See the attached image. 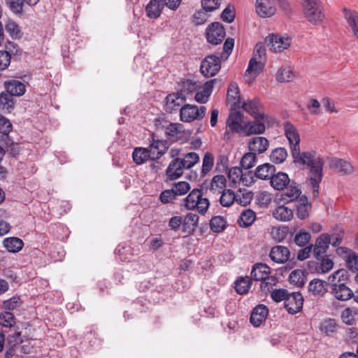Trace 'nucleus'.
I'll return each mask as SVG.
<instances>
[{"mask_svg":"<svg viewBox=\"0 0 358 358\" xmlns=\"http://www.w3.org/2000/svg\"><path fill=\"white\" fill-rule=\"evenodd\" d=\"M285 136L289 141L294 163L309 168L308 179L313 190V198L319 196L320 183L323 176L324 161L315 151L300 152V136L293 124L287 121L283 124Z\"/></svg>","mask_w":358,"mask_h":358,"instance_id":"f257e3e1","label":"nucleus"},{"mask_svg":"<svg viewBox=\"0 0 358 358\" xmlns=\"http://www.w3.org/2000/svg\"><path fill=\"white\" fill-rule=\"evenodd\" d=\"M346 274L345 270H338L329 276V279L332 278L331 282L338 279V282H334L331 285V294L336 299L343 301L350 299L354 295L351 289L341 282Z\"/></svg>","mask_w":358,"mask_h":358,"instance_id":"f03ea898","label":"nucleus"},{"mask_svg":"<svg viewBox=\"0 0 358 358\" xmlns=\"http://www.w3.org/2000/svg\"><path fill=\"white\" fill-rule=\"evenodd\" d=\"M303 13L309 22L317 24L321 22L324 13L320 0H301Z\"/></svg>","mask_w":358,"mask_h":358,"instance_id":"7ed1b4c3","label":"nucleus"},{"mask_svg":"<svg viewBox=\"0 0 358 358\" xmlns=\"http://www.w3.org/2000/svg\"><path fill=\"white\" fill-rule=\"evenodd\" d=\"M185 207L188 210H196L200 214L204 215L210 206L209 200L203 197L201 189H194L184 199Z\"/></svg>","mask_w":358,"mask_h":358,"instance_id":"20e7f679","label":"nucleus"},{"mask_svg":"<svg viewBox=\"0 0 358 358\" xmlns=\"http://www.w3.org/2000/svg\"><path fill=\"white\" fill-rule=\"evenodd\" d=\"M282 3L284 9L288 3L284 0H256V13L261 17H270L276 12V6Z\"/></svg>","mask_w":358,"mask_h":358,"instance_id":"39448f33","label":"nucleus"},{"mask_svg":"<svg viewBox=\"0 0 358 358\" xmlns=\"http://www.w3.org/2000/svg\"><path fill=\"white\" fill-rule=\"evenodd\" d=\"M206 107L198 108L196 105L185 104L180 109V120L191 122L195 120H201L206 114Z\"/></svg>","mask_w":358,"mask_h":358,"instance_id":"423d86ee","label":"nucleus"},{"mask_svg":"<svg viewBox=\"0 0 358 358\" xmlns=\"http://www.w3.org/2000/svg\"><path fill=\"white\" fill-rule=\"evenodd\" d=\"M226 36L224 26L217 22L210 23L206 29L207 41L213 45L221 43Z\"/></svg>","mask_w":358,"mask_h":358,"instance_id":"0eeeda50","label":"nucleus"},{"mask_svg":"<svg viewBox=\"0 0 358 358\" xmlns=\"http://www.w3.org/2000/svg\"><path fill=\"white\" fill-rule=\"evenodd\" d=\"M221 68V62L218 56L210 55L206 56L201 62L200 71L206 77L215 76Z\"/></svg>","mask_w":358,"mask_h":358,"instance_id":"6e6552de","label":"nucleus"},{"mask_svg":"<svg viewBox=\"0 0 358 358\" xmlns=\"http://www.w3.org/2000/svg\"><path fill=\"white\" fill-rule=\"evenodd\" d=\"M269 48L273 52H282L288 48L291 44V38L287 36H282L271 34L265 38Z\"/></svg>","mask_w":358,"mask_h":358,"instance_id":"1a4fd4ad","label":"nucleus"},{"mask_svg":"<svg viewBox=\"0 0 358 358\" xmlns=\"http://www.w3.org/2000/svg\"><path fill=\"white\" fill-rule=\"evenodd\" d=\"M303 298L300 292H289L284 302L285 308L289 313H299L303 307Z\"/></svg>","mask_w":358,"mask_h":358,"instance_id":"9d476101","label":"nucleus"},{"mask_svg":"<svg viewBox=\"0 0 358 358\" xmlns=\"http://www.w3.org/2000/svg\"><path fill=\"white\" fill-rule=\"evenodd\" d=\"M168 143L165 140L155 139V135L152 134L150 148L152 154V160L160 158L168 150Z\"/></svg>","mask_w":358,"mask_h":358,"instance_id":"9b49d317","label":"nucleus"},{"mask_svg":"<svg viewBox=\"0 0 358 358\" xmlns=\"http://www.w3.org/2000/svg\"><path fill=\"white\" fill-rule=\"evenodd\" d=\"M227 127L232 132L243 133V114L239 111L231 113L227 120Z\"/></svg>","mask_w":358,"mask_h":358,"instance_id":"f8f14e48","label":"nucleus"},{"mask_svg":"<svg viewBox=\"0 0 358 358\" xmlns=\"http://www.w3.org/2000/svg\"><path fill=\"white\" fill-rule=\"evenodd\" d=\"M185 97L182 96L179 92L169 94L166 97L165 110L169 113H173L185 102Z\"/></svg>","mask_w":358,"mask_h":358,"instance_id":"ddd939ff","label":"nucleus"},{"mask_svg":"<svg viewBox=\"0 0 358 358\" xmlns=\"http://www.w3.org/2000/svg\"><path fill=\"white\" fill-rule=\"evenodd\" d=\"M6 91L13 96H21L26 92L25 85L17 80L12 79L6 80L3 83Z\"/></svg>","mask_w":358,"mask_h":358,"instance_id":"4468645a","label":"nucleus"},{"mask_svg":"<svg viewBox=\"0 0 358 358\" xmlns=\"http://www.w3.org/2000/svg\"><path fill=\"white\" fill-rule=\"evenodd\" d=\"M241 108H243L255 118H267V116H266L261 110L262 105L258 99L249 100L248 102H242L241 103Z\"/></svg>","mask_w":358,"mask_h":358,"instance_id":"2eb2a0df","label":"nucleus"},{"mask_svg":"<svg viewBox=\"0 0 358 358\" xmlns=\"http://www.w3.org/2000/svg\"><path fill=\"white\" fill-rule=\"evenodd\" d=\"M268 310L263 304L257 306L251 313L250 322L255 327H259L262 322L265 321L268 315Z\"/></svg>","mask_w":358,"mask_h":358,"instance_id":"dca6fc26","label":"nucleus"},{"mask_svg":"<svg viewBox=\"0 0 358 358\" xmlns=\"http://www.w3.org/2000/svg\"><path fill=\"white\" fill-rule=\"evenodd\" d=\"M331 243V237L328 234H321L316 240L315 245H313L314 256L319 259L322 255L326 252L329 245Z\"/></svg>","mask_w":358,"mask_h":358,"instance_id":"f3484780","label":"nucleus"},{"mask_svg":"<svg viewBox=\"0 0 358 358\" xmlns=\"http://www.w3.org/2000/svg\"><path fill=\"white\" fill-rule=\"evenodd\" d=\"M264 120L261 119V117H257L252 122L245 123L243 133L246 136L264 133L266 129L264 123Z\"/></svg>","mask_w":358,"mask_h":358,"instance_id":"a211bd4d","label":"nucleus"},{"mask_svg":"<svg viewBox=\"0 0 358 358\" xmlns=\"http://www.w3.org/2000/svg\"><path fill=\"white\" fill-rule=\"evenodd\" d=\"M289 255V250L287 247L276 245L272 248L269 255L273 262L282 264L288 260Z\"/></svg>","mask_w":358,"mask_h":358,"instance_id":"6ab92c4d","label":"nucleus"},{"mask_svg":"<svg viewBox=\"0 0 358 358\" xmlns=\"http://www.w3.org/2000/svg\"><path fill=\"white\" fill-rule=\"evenodd\" d=\"M330 168L336 170L342 175H348L354 171V168L350 162L342 159L334 158L329 162Z\"/></svg>","mask_w":358,"mask_h":358,"instance_id":"aec40b11","label":"nucleus"},{"mask_svg":"<svg viewBox=\"0 0 358 358\" xmlns=\"http://www.w3.org/2000/svg\"><path fill=\"white\" fill-rule=\"evenodd\" d=\"M217 82V79L210 80L204 83L201 90L195 94V100L201 103H206L212 93L214 84Z\"/></svg>","mask_w":358,"mask_h":358,"instance_id":"412c9836","label":"nucleus"},{"mask_svg":"<svg viewBox=\"0 0 358 358\" xmlns=\"http://www.w3.org/2000/svg\"><path fill=\"white\" fill-rule=\"evenodd\" d=\"M301 192L299 185L294 181H292L286 187L285 191L282 195V200L286 203H290L297 201L301 196Z\"/></svg>","mask_w":358,"mask_h":358,"instance_id":"4be33fe9","label":"nucleus"},{"mask_svg":"<svg viewBox=\"0 0 358 358\" xmlns=\"http://www.w3.org/2000/svg\"><path fill=\"white\" fill-rule=\"evenodd\" d=\"M268 147V141L262 136H256L251 138L248 143L250 151L255 154H262L264 152Z\"/></svg>","mask_w":358,"mask_h":358,"instance_id":"5701e85b","label":"nucleus"},{"mask_svg":"<svg viewBox=\"0 0 358 358\" xmlns=\"http://www.w3.org/2000/svg\"><path fill=\"white\" fill-rule=\"evenodd\" d=\"M327 283L322 280L315 278L308 285V292L316 297L323 296L327 291Z\"/></svg>","mask_w":358,"mask_h":358,"instance_id":"b1692460","label":"nucleus"},{"mask_svg":"<svg viewBox=\"0 0 358 358\" xmlns=\"http://www.w3.org/2000/svg\"><path fill=\"white\" fill-rule=\"evenodd\" d=\"M184 169H186L183 167L180 158H176L169 164L166 171V176L170 180L177 179L182 175Z\"/></svg>","mask_w":358,"mask_h":358,"instance_id":"393cba45","label":"nucleus"},{"mask_svg":"<svg viewBox=\"0 0 358 358\" xmlns=\"http://www.w3.org/2000/svg\"><path fill=\"white\" fill-rule=\"evenodd\" d=\"M291 182L288 175L284 172L273 173L270 179L271 185L277 190L284 189Z\"/></svg>","mask_w":358,"mask_h":358,"instance_id":"a878e982","label":"nucleus"},{"mask_svg":"<svg viewBox=\"0 0 358 358\" xmlns=\"http://www.w3.org/2000/svg\"><path fill=\"white\" fill-rule=\"evenodd\" d=\"M339 324L333 318H327L322 321L320 325V331L326 336H334L338 331Z\"/></svg>","mask_w":358,"mask_h":358,"instance_id":"bb28decb","label":"nucleus"},{"mask_svg":"<svg viewBox=\"0 0 358 358\" xmlns=\"http://www.w3.org/2000/svg\"><path fill=\"white\" fill-rule=\"evenodd\" d=\"M165 5V0H150L145 8L148 17L156 19L159 17Z\"/></svg>","mask_w":358,"mask_h":358,"instance_id":"cd10ccee","label":"nucleus"},{"mask_svg":"<svg viewBox=\"0 0 358 358\" xmlns=\"http://www.w3.org/2000/svg\"><path fill=\"white\" fill-rule=\"evenodd\" d=\"M296 215L301 220H304L309 216L311 204L306 196H301L296 203Z\"/></svg>","mask_w":358,"mask_h":358,"instance_id":"c85d7f7f","label":"nucleus"},{"mask_svg":"<svg viewBox=\"0 0 358 358\" xmlns=\"http://www.w3.org/2000/svg\"><path fill=\"white\" fill-rule=\"evenodd\" d=\"M271 272V268L266 264L263 263L255 264L251 271V278L256 281H259L268 277Z\"/></svg>","mask_w":358,"mask_h":358,"instance_id":"c756f323","label":"nucleus"},{"mask_svg":"<svg viewBox=\"0 0 358 358\" xmlns=\"http://www.w3.org/2000/svg\"><path fill=\"white\" fill-rule=\"evenodd\" d=\"M227 101L231 103L235 108H241V103L242 102L239 96V89L237 83H231L229 85L227 90Z\"/></svg>","mask_w":358,"mask_h":358,"instance_id":"7c9ffc66","label":"nucleus"},{"mask_svg":"<svg viewBox=\"0 0 358 358\" xmlns=\"http://www.w3.org/2000/svg\"><path fill=\"white\" fill-rule=\"evenodd\" d=\"M275 171V168L273 165L269 163H265L257 167L255 176L261 180H268L271 179Z\"/></svg>","mask_w":358,"mask_h":358,"instance_id":"2f4dec72","label":"nucleus"},{"mask_svg":"<svg viewBox=\"0 0 358 358\" xmlns=\"http://www.w3.org/2000/svg\"><path fill=\"white\" fill-rule=\"evenodd\" d=\"M345 18L351 28L355 36L358 39V13L356 11L343 9Z\"/></svg>","mask_w":358,"mask_h":358,"instance_id":"473e14b6","label":"nucleus"},{"mask_svg":"<svg viewBox=\"0 0 358 358\" xmlns=\"http://www.w3.org/2000/svg\"><path fill=\"white\" fill-rule=\"evenodd\" d=\"M272 215L274 218L279 221L287 222L293 217V211L288 207L279 206L275 208Z\"/></svg>","mask_w":358,"mask_h":358,"instance_id":"72a5a7b5","label":"nucleus"},{"mask_svg":"<svg viewBox=\"0 0 358 358\" xmlns=\"http://www.w3.org/2000/svg\"><path fill=\"white\" fill-rule=\"evenodd\" d=\"M151 151L148 148H136L133 152L132 157L136 164H142L149 159H152Z\"/></svg>","mask_w":358,"mask_h":358,"instance_id":"f704fd0d","label":"nucleus"},{"mask_svg":"<svg viewBox=\"0 0 358 358\" xmlns=\"http://www.w3.org/2000/svg\"><path fill=\"white\" fill-rule=\"evenodd\" d=\"M3 244L8 252L13 253L20 251L24 246L22 239L17 237L6 238L3 240Z\"/></svg>","mask_w":358,"mask_h":358,"instance_id":"c9c22d12","label":"nucleus"},{"mask_svg":"<svg viewBox=\"0 0 358 358\" xmlns=\"http://www.w3.org/2000/svg\"><path fill=\"white\" fill-rule=\"evenodd\" d=\"M10 132H4L0 136V142L6 146L7 150L12 156H15L19 153L18 145L13 141L9 136Z\"/></svg>","mask_w":358,"mask_h":358,"instance_id":"e433bc0d","label":"nucleus"},{"mask_svg":"<svg viewBox=\"0 0 358 358\" xmlns=\"http://www.w3.org/2000/svg\"><path fill=\"white\" fill-rule=\"evenodd\" d=\"M255 219V213L251 209H246L241 213L238 222L242 227H248L253 224Z\"/></svg>","mask_w":358,"mask_h":358,"instance_id":"4c0bfd02","label":"nucleus"},{"mask_svg":"<svg viewBox=\"0 0 358 358\" xmlns=\"http://www.w3.org/2000/svg\"><path fill=\"white\" fill-rule=\"evenodd\" d=\"M15 108L13 96L6 91L0 93V109L10 113Z\"/></svg>","mask_w":358,"mask_h":358,"instance_id":"58836bf2","label":"nucleus"},{"mask_svg":"<svg viewBox=\"0 0 358 358\" xmlns=\"http://www.w3.org/2000/svg\"><path fill=\"white\" fill-rule=\"evenodd\" d=\"M289 280L291 284L303 287L306 281V272L302 269H296L289 274Z\"/></svg>","mask_w":358,"mask_h":358,"instance_id":"ea45409f","label":"nucleus"},{"mask_svg":"<svg viewBox=\"0 0 358 358\" xmlns=\"http://www.w3.org/2000/svg\"><path fill=\"white\" fill-rule=\"evenodd\" d=\"M227 180L222 175L215 176L210 182V190L213 193H220L225 190Z\"/></svg>","mask_w":358,"mask_h":358,"instance_id":"a19ab883","label":"nucleus"},{"mask_svg":"<svg viewBox=\"0 0 358 358\" xmlns=\"http://www.w3.org/2000/svg\"><path fill=\"white\" fill-rule=\"evenodd\" d=\"M5 29L13 39H20L22 36V31L20 26L11 20L7 21Z\"/></svg>","mask_w":358,"mask_h":358,"instance_id":"79ce46f5","label":"nucleus"},{"mask_svg":"<svg viewBox=\"0 0 358 358\" xmlns=\"http://www.w3.org/2000/svg\"><path fill=\"white\" fill-rule=\"evenodd\" d=\"M287 157V152L284 148H276L272 150L270 159L276 164H282Z\"/></svg>","mask_w":358,"mask_h":358,"instance_id":"37998d69","label":"nucleus"},{"mask_svg":"<svg viewBox=\"0 0 358 358\" xmlns=\"http://www.w3.org/2000/svg\"><path fill=\"white\" fill-rule=\"evenodd\" d=\"M253 198V194L251 192L239 189L236 193L235 201L242 206L249 205Z\"/></svg>","mask_w":358,"mask_h":358,"instance_id":"c03bdc74","label":"nucleus"},{"mask_svg":"<svg viewBox=\"0 0 358 358\" xmlns=\"http://www.w3.org/2000/svg\"><path fill=\"white\" fill-rule=\"evenodd\" d=\"M214 166V156L211 152L205 153L203 162L201 175L202 177L206 176L213 169Z\"/></svg>","mask_w":358,"mask_h":358,"instance_id":"a18cd8bd","label":"nucleus"},{"mask_svg":"<svg viewBox=\"0 0 358 358\" xmlns=\"http://www.w3.org/2000/svg\"><path fill=\"white\" fill-rule=\"evenodd\" d=\"M294 74L290 66H282L277 72L276 79L280 82H290Z\"/></svg>","mask_w":358,"mask_h":358,"instance_id":"49530a36","label":"nucleus"},{"mask_svg":"<svg viewBox=\"0 0 358 358\" xmlns=\"http://www.w3.org/2000/svg\"><path fill=\"white\" fill-rule=\"evenodd\" d=\"M251 286V280L248 276L242 277L235 282V289L239 294H245L248 292Z\"/></svg>","mask_w":358,"mask_h":358,"instance_id":"de8ad7c7","label":"nucleus"},{"mask_svg":"<svg viewBox=\"0 0 358 358\" xmlns=\"http://www.w3.org/2000/svg\"><path fill=\"white\" fill-rule=\"evenodd\" d=\"M199 159V155L197 153L190 152L185 155L183 158H180V160L183 164V167L186 169H189L198 163Z\"/></svg>","mask_w":358,"mask_h":358,"instance_id":"09e8293b","label":"nucleus"},{"mask_svg":"<svg viewBox=\"0 0 358 358\" xmlns=\"http://www.w3.org/2000/svg\"><path fill=\"white\" fill-rule=\"evenodd\" d=\"M236 199V193L231 189H227L223 190L220 199V204L224 207L231 206Z\"/></svg>","mask_w":358,"mask_h":358,"instance_id":"8fccbe9b","label":"nucleus"},{"mask_svg":"<svg viewBox=\"0 0 358 358\" xmlns=\"http://www.w3.org/2000/svg\"><path fill=\"white\" fill-rule=\"evenodd\" d=\"M310 234L304 229H301L296 232L294 236V243L296 245L303 247L310 241Z\"/></svg>","mask_w":358,"mask_h":358,"instance_id":"3c124183","label":"nucleus"},{"mask_svg":"<svg viewBox=\"0 0 358 358\" xmlns=\"http://www.w3.org/2000/svg\"><path fill=\"white\" fill-rule=\"evenodd\" d=\"M199 216L196 214L189 213L186 215L183 220V226L188 231H192L197 226L199 222Z\"/></svg>","mask_w":358,"mask_h":358,"instance_id":"603ef678","label":"nucleus"},{"mask_svg":"<svg viewBox=\"0 0 358 358\" xmlns=\"http://www.w3.org/2000/svg\"><path fill=\"white\" fill-rule=\"evenodd\" d=\"M226 226L225 220L221 216L213 217L210 222V229L215 233L222 231Z\"/></svg>","mask_w":358,"mask_h":358,"instance_id":"864d4df0","label":"nucleus"},{"mask_svg":"<svg viewBox=\"0 0 358 358\" xmlns=\"http://www.w3.org/2000/svg\"><path fill=\"white\" fill-rule=\"evenodd\" d=\"M348 268L352 272L358 271V254L355 252H350L345 257Z\"/></svg>","mask_w":358,"mask_h":358,"instance_id":"5fc2aeb1","label":"nucleus"},{"mask_svg":"<svg viewBox=\"0 0 358 358\" xmlns=\"http://www.w3.org/2000/svg\"><path fill=\"white\" fill-rule=\"evenodd\" d=\"M256 159V154L250 151L243 155L241 161V165L245 170H248L255 166Z\"/></svg>","mask_w":358,"mask_h":358,"instance_id":"6e6d98bb","label":"nucleus"},{"mask_svg":"<svg viewBox=\"0 0 358 358\" xmlns=\"http://www.w3.org/2000/svg\"><path fill=\"white\" fill-rule=\"evenodd\" d=\"M228 177L233 182H244L245 176L243 171L239 167H232L228 171Z\"/></svg>","mask_w":358,"mask_h":358,"instance_id":"4d7b16f0","label":"nucleus"},{"mask_svg":"<svg viewBox=\"0 0 358 358\" xmlns=\"http://www.w3.org/2000/svg\"><path fill=\"white\" fill-rule=\"evenodd\" d=\"M15 324V319L13 314L6 311L0 314V324L4 327L10 328Z\"/></svg>","mask_w":358,"mask_h":358,"instance_id":"13d9d810","label":"nucleus"},{"mask_svg":"<svg viewBox=\"0 0 358 358\" xmlns=\"http://www.w3.org/2000/svg\"><path fill=\"white\" fill-rule=\"evenodd\" d=\"M263 68L264 64L261 61H257L256 57H252L250 59L246 72L254 73L255 75H257L262 71Z\"/></svg>","mask_w":358,"mask_h":358,"instance_id":"bf43d9fd","label":"nucleus"},{"mask_svg":"<svg viewBox=\"0 0 358 358\" xmlns=\"http://www.w3.org/2000/svg\"><path fill=\"white\" fill-rule=\"evenodd\" d=\"M176 196L184 195L190 189V185L187 182L181 181L176 182L171 188Z\"/></svg>","mask_w":358,"mask_h":358,"instance_id":"052dcab7","label":"nucleus"},{"mask_svg":"<svg viewBox=\"0 0 358 358\" xmlns=\"http://www.w3.org/2000/svg\"><path fill=\"white\" fill-rule=\"evenodd\" d=\"M197 89V85L195 82L187 80L182 85L181 90L179 91L180 94H182V96L187 99V96L193 92H194Z\"/></svg>","mask_w":358,"mask_h":358,"instance_id":"680f3d73","label":"nucleus"},{"mask_svg":"<svg viewBox=\"0 0 358 358\" xmlns=\"http://www.w3.org/2000/svg\"><path fill=\"white\" fill-rule=\"evenodd\" d=\"M23 0H6V3L9 9L15 14H20L23 12Z\"/></svg>","mask_w":358,"mask_h":358,"instance_id":"e2e57ef3","label":"nucleus"},{"mask_svg":"<svg viewBox=\"0 0 358 358\" xmlns=\"http://www.w3.org/2000/svg\"><path fill=\"white\" fill-rule=\"evenodd\" d=\"M236 16L235 9L233 6L228 5L221 13L220 17L222 21L231 23L232 22Z\"/></svg>","mask_w":358,"mask_h":358,"instance_id":"0e129e2a","label":"nucleus"},{"mask_svg":"<svg viewBox=\"0 0 358 358\" xmlns=\"http://www.w3.org/2000/svg\"><path fill=\"white\" fill-rule=\"evenodd\" d=\"M355 313L352 309L350 308H345L341 315L342 321L348 324V325H352L355 322Z\"/></svg>","mask_w":358,"mask_h":358,"instance_id":"69168bd1","label":"nucleus"},{"mask_svg":"<svg viewBox=\"0 0 358 358\" xmlns=\"http://www.w3.org/2000/svg\"><path fill=\"white\" fill-rule=\"evenodd\" d=\"M221 4V0H202L201 5L205 11H213L217 9Z\"/></svg>","mask_w":358,"mask_h":358,"instance_id":"338daca9","label":"nucleus"},{"mask_svg":"<svg viewBox=\"0 0 358 358\" xmlns=\"http://www.w3.org/2000/svg\"><path fill=\"white\" fill-rule=\"evenodd\" d=\"M289 293V292L285 289H275L271 292V296L275 302H280L281 301H285Z\"/></svg>","mask_w":358,"mask_h":358,"instance_id":"774afa93","label":"nucleus"}]
</instances>
